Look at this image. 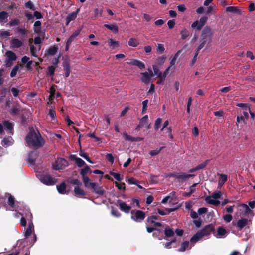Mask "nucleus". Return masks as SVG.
<instances>
[{
  "label": "nucleus",
  "instance_id": "obj_40",
  "mask_svg": "<svg viewBox=\"0 0 255 255\" xmlns=\"http://www.w3.org/2000/svg\"><path fill=\"white\" fill-rule=\"evenodd\" d=\"M30 49L31 55L34 57H37L36 53L37 51L39 50L40 48H37L36 47H35L34 45H31Z\"/></svg>",
  "mask_w": 255,
  "mask_h": 255
},
{
  "label": "nucleus",
  "instance_id": "obj_51",
  "mask_svg": "<svg viewBox=\"0 0 255 255\" xmlns=\"http://www.w3.org/2000/svg\"><path fill=\"white\" fill-rule=\"evenodd\" d=\"M110 174L111 175L113 176L115 179H116L118 181H121L123 179V178L120 177V174L118 173L111 172Z\"/></svg>",
  "mask_w": 255,
  "mask_h": 255
},
{
  "label": "nucleus",
  "instance_id": "obj_12",
  "mask_svg": "<svg viewBox=\"0 0 255 255\" xmlns=\"http://www.w3.org/2000/svg\"><path fill=\"white\" fill-rule=\"evenodd\" d=\"M213 32L211 28L208 27H206L202 32V39H204L206 40L208 38H210Z\"/></svg>",
  "mask_w": 255,
  "mask_h": 255
},
{
  "label": "nucleus",
  "instance_id": "obj_33",
  "mask_svg": "<svg viewBox=\"0 0 255 255\" xmlns=\"http://www.w3.org/2000/svg\"><path fill=\"white\" fill-rule=\"evenodd\" d=\"M180 34L181 39L184 40L189 36L190 32L187 29L184 28L180 31Z\"/></svg>",
  "mask_w": 255,
  "mask_h": 255
},
{
  "label": "nucleus",
  "instance_id": "obj_2",
  "mask_svg": "<svg viewBox=\"0 0 255 255\" xmlns=\"http://www.w3.org/2000/svg\"><path fill=\"white\" fill-rule=\"evenodd\" d=\"M222 196V193L217 190L214 192L211 195L206 197L205 201L208 204L214 206H218L220 204L219 199L221 198Z\"/></svg>",
  "mask_w": 255,
  "mask_h": 255
},
{
  "label": "nucleus",
  "instance_id": "obj_62",
  "mask_svg": "<svg viewBox=\"0 0 255 255\" xmlns=\"http://www.w3.org/2000/svg\"><path fill=\"white\" fill-rule=\"evenodd\" d=\"M106 158L111 163H113L114 159L112 155L110 153H108L106 155Z\"/></svg>",
  "mask_w": 255,
  "mask_h": 255
},
{
  "label": "nucleus",
  "instance_id": "obj_54",
  "mask_svg": "<svg viewBox=\"0 0 255 255\" xmlns=\"http://www.w3.org/2000/svg\"><path fill=\"white\" fill-rule=\"evenodd\" d=\"M36 156L37 155L35 153H31L29 156V161L32 163H34Z\"/></svg>",
  "mask_w": 255,
  "mask_h": 255
},
{
  "label": "nucleus",
  "instance_id": "obj_53",
  "mask_svg": "<svg viewBox=\"0 0 255 255\" xmlns=\"http://www.w3.org/2000/svg\"><path fill=\"white\" fill-rule=\"evenodd\" d=\"M148 103V100H145L142 102V113H145L146 111Z\"/></svg>",
  "mask_w": 255,
  "mask_h": 255
},
{
  "label": "nucleus",
  "instance_id": "obj_4",
  "mask_svg": "<svg viewBox=\"0 0 255 255\" xmlns=\"http://www.w3.org/2000/svg\"><path fill=\"white\" fill-rule=\"evenodd\" d=\"M5 64L7 67H10L12 65L13 61L16 60L17 58L16 55L12 51H7L5 54Z\"/></svg>",
  "mask_w": 255,
  "mask_h": 255
},
{
  "label": "nucleus",
  "instance_id": "obj_3",
  "mask_svg": "<svg viewBox=\"0 0 255 255\" xmlns=\"http://www.w3.org/2000/svg\"><path fill=\"white\" fill-rule=\"evenodd\" d=\"M211 231V228L209 226L205 227L202 230L196 233L190 239V242L193 244L201 239L205 236L209 235Z\"/></svg>",
  "mask_w": 255,
  "mask_h": 255
},
{
  "label": "nucleus",
  "instance_id": "obj_19",
  "mask_svg": "<svg viewBox=\"0 0 255 255\" xmlns=\"http://www.w3.org/2000/svg\"><path fill=\"white\" fill-rule=\"evenodd\" d=\"M81 30L82 28H79L73 32V33L70 36V37L67 40L68 45H70L71 44L74 39L80 34Z\"/></svg>",
  "mask_w": 255,
  "mask_h": 255
},
{
  "label": "nucleus",
  "instance_id": "obj_15",
  "mask_svg": "<svg viewBox=\"0 0 255 255\" xmlns=\"http://www.w3.org/2000/svg\"><path fill=\"white\" fill-rule=\"evenodd\" d=\"M240 210L244 213L245 215L253 216L252 211L249 208L246 204H242L240 205Z\"/></svg>",
  "mask_w": 255,
  "mask_h": 255
},
{
  "label": "nucleus",
  "instance_id": "obj_52",
  "mask_svg": "<svg viewBox=\"0 0 255 255\" xmlns=\"http://www.w3.org/2000/svg\"><path fill=\"white\" fill-rule=\"evenodd\" d=\"M25 6L26 8H29L33 11H34L35 9L33 3L30 1L26 3Z\"/></svg>",
  "mask_w": 255,
  "mask_h": 255
},
{
  "label": "nucleus",
  "instance_id": "obj_13",
  "mask_svg": "<svg viewBox=\"0 0 255 255\" xmlns=\"http://www.w3.org/2000/svg\"><path fill=\"white\" fill-rule=\"evenodd\" d=\"M119 206L120 208V209L126 213H128L131 209V207L130 206L128 205L126 203L122 201H118Z\"/></svg>",
  "mask_w": 255,
  "mask_h": 255
},
{
  "label": "nucleus",
  "instance_id": "obj_25",
  "mask_svg": "<svg viewBox=\"0 0 255 255\" xmlns=\"http://www.w3.org/2000/svg\"><path fill=\"white\" fill-rule=\"evenodd\" d=\"M77 12H72L69 14L66 18V25H68L71 21L74 20L77 17Z\"/></svg>",
  "mask_w": 255,
  "mask_h": 255
},
{
  "label": "nucleus",
  "instance_id": "obj_34",
  "mask_svg": "<svg viewBox=\"0 0 255 255\" xmlns=\"http://www.w3.org/2000/svg\"><path fill=\"white\" fill-rule=\"evenodd\" d=\"M108 44L109 46L113 49L119 46L118 41H114L112 39H109L108 40Z\"/></svg>",
  "mask_w": 255,
  "mask_h": 255
},
{
  "label": "nucleus",
  "instance_id": "obj_14",
  "mask_svg": "<svg viewBox=\"0 0 255 255\" xmlns=\"http://www.w3.org/2000/svg\"><path fill=\"white\" fill-rule=\"evenodd\" d=\"M71 160H74L78 167H82L85 164V162L81 158L77 157L75 155H71L70 156Z\"/></svg>",
  "mask_w": 255,
  "mask_h": 255
},
{
  "label": "nucleus",
  "instance_id": "obj_18",
  "mask_svg": "<svg viewBox=\"0 0 255 255\" xmlns=\"http://www.w3.org/2000/svg\"><path fill=\"white\" fill-rule=\"evenodd\" d=\"M194 244H190L189 241H185L182 244L179 251L184 252L186 250H189L193 246Z\"/></svg>",
  "mask_w": 255,
  "mask_h": 255
},
{
  "label": "nucleus",
  "instance_id": "obj_29",
  "mask_svg": "<svg viewBox=\"0 0 255 255\" xmlns=\"http://www.w3.org/2000/svg\"><path fill=\"white\" fill-rule=\"evenodd\" d=\"M57 189L58 192L60 194H66V184L64 183H62L59 186H57Z\"/></svg>",
  "mask_w": 255,
  "mask_h": 255
},
{
  "label": "nucleus",
  "instance_id": "obj_55",
  "mask_svg": "<svg viewBox=\"0 0 255 255\" xmlns=\"http://www.w3.org/2000/svg\"><path fill=\"white\" fill-rule=\"evenodd\" d=\"M19 24V20L17 19H12L9 22L8 25L9 26H13L17 25Z\"/></svg>",
  "mask_w": 255,
  "mask_h": 255
},
{
  "label": "nucleus",
  "instance_id": "obj_45",
  "mask_svg": "<svg viewBox=\"0 0 255 255\" xmlns=\"http://www.w3.org/2000/svg\"><path fill=\"white\" fill-rule=\"evenodd\" d=\"M165 234L167 237H171L174 234V232L170 228H167L165 229Z\"/></svg>",
  "mask_w": 255,
  "mask_h": 255
},
{
  "label": "nucleus",
  "instance_id": "obj_47",
  "mask_svg": "<svg viewBox=\"0 0 255 255\" xmlns=\"http://www.w3.org/2000/svg\"><path fill=\"white\" fill-rule=\"evenodd\" d=\"M8 17V13L6 12L3 11L0 12V22L3 21Z\"/></svg>",
  "mask_w": 255,
  "mask_h": 255
},
{
  "label": "nucleus",
  "instance_id": "obj_20",
  "mask_svg": "<svg viewBox=\"0 0 255 255\" xmlns=\"http://www.w3.org/2000/svg\"><path fill=\"white\" fill-rule=\"evenodd\" d=\"M83 183L85 186L87 188H91L95 187V183L91 181V180L88 177H85L83 179Z\"/></svg>",
  "mask_w": 255,
  "mask_h": 255
},
{
  "label": "nucleus",
  "instance_id": "obj_39",
  "mask_svg": "<svg viewBox=\"0 0 255 255\" xmlns=\"http://www.w3.org/2000/svg\"><path fill=\"white\" fill-rule=\"evenodd\" d=\"M181 50H178L177 52V53L175 54V55H174V57L172 58V59L171 60V61L170 62V66H173V65H174L175 64L176 60L177 58H178L179 55L181 53Z\"/></svg>",
  "mask_w": 255,
  "mask_h": 255
},
{
  "label": "nucleus",
  "instance_id": "obj_6",
  "mask_svg": "<svg viewBox=\"0 0 255 255\" xmlns=\"http://www.w3.org/2000/svg\"><path fill=\"white\" fill-rule=\"evenodd\" d=\"M131 218L135 222H140L144 219L145 214L140 210H133L131 212Z\"/></svg>",
  "mask_w": 255,
  "mask_h": 255
},
{
  "label": "nucleus",
  "instance_id": "obj_41",
  "mask_svg": "<svg viewBox=\"0 0 255 255\" xmlns=\"http://www.w3.org/2000/svg\"><path fill=\"white\" fill-rule=\"evenodd\" d=\"M163 148V147H161L159 148H156L154 150H151L149 152V154L151 156H155L158 154L161 150Z\"/></svg>",
  "mask_w": 255,
  "mask_h": 255
},
{
  "label": "nucleus",
  "instance_id": "obj_46",
  "mask_svg": "<svg viewBox=\"0 0 255 255\" xmlns=\"http://www.w3.org/2000/svg\"><path fill=\"white\" fill-rule=\"evenodd\" d=\"M2 142L3 145L9 146L12 143V138H5L2 140Z\"/></svg>",
  "mask_w": 255,
  "mask_h": 255
},
{
  "label": "nucleus",
  "instance_id": "obj_63",
  "mask_svg": "<svg viewBox=\"0 0 255 255\" xmlns=\"http://www.w3.org/2000/svg\"><path fill=\"white\" fill-rule=\"evenodd\" d=\"M64 70L65 72V77H68L70 74V68L67 64H66L64 66Z\"/></svg>",
  "mask_w": 255,
  "mask_h": 255
},
{
  "label": "nucleus",
  "instance_id": "obj_36",
  "mask_svg": "<svg viewBox=\"0 0 255 255\" xmlns=\"http://www.w3.org/2000/svg\"><path fill=\"white\" fill-rule=\"evenodd\" d=\"M16 30L23 37H25L28 33L27 30L25 28H18Z\"/></svg>",
  "mask_w": 255,
  "mask_h": 255
},
{
  "label": "nucleus",
  "instance_id": "obj_59",
  "mask_svg": "<svg viewBox=\"0 0 255 255\" xmlns=\"http://www.w3.org/2000/svg\"><path fill=\"white\" fill-rule=\"evenodd\" d=\"M168 73L167 71H164V72L162 73V72H159L158 74V77L161 78V81H164L165 78L167 76V75Z\"/></svg>",
  "mask_w": 255,
  "mask_h": 255
},
{
  "label": "nucleus",
  "instance_id": "obj_50",
  "mask_svg": "<svg viewBox=\"0 0 255 255\" xmlns=\"http://www.w3.org/2000/svg\"><path fill=\"white\" fill-rule=\"evenodd\" d=\"M164 45L162 44H157V51L160 53L162 54L164 51Z\"/></svg>",
  "mask_w": 255,
  "mask_h": 255
},
{
  "label": "nucleus",
  "instance_id": "obj_38",
  "mask_svg": "<svg viewBox=\"0 0 255 255\" xmlns=\"http://www.w3.org/2000/svg\"><path fill=\"white\" fill-rule=\"evenodd\" d=\"M226 11L227 12H233V13H238L240 11L238 9V7H235V6L227 7L226 8Z\"/></svg>",
  "mask_w": 255,
  "mask_h": 255
},
{
  "label": "nucleus",
  "instance_id": "obj_28",
  "mask_svg": "<svg viewBox=\"0 0 255 255\" xmlns=\"http://www.w3.org/2000/svg\"><path fill=\"white\" fill-rule=\"evenodd\" d=\"M247 222L248 220L247 219L242 218L238 220L237 222V226L239 228L242 229L247 225Z\"/></svg>",
  "mask_w": 255,
  "mask_h": 255
},
{
  "label": "nucleus",
  "instance_id": "obj_22",
  "mask_svg": "<svg viewBox=\"0 0 255 255\" xmlns=\"http://www.w3.org/2000/svg\"><path fill=\"white\" fill-rule=\"evenodd\" d=\"M104 26L115 33L118 32V27L116 24H105Z\"/></svg>",
  "mask_w": 255,
  "mask_h": 255
},
{
  "label": "nucleus",
  "instance_id": "obj_48",
  "mask_svg": "<svg viewBox=\"0 0 255 255\" xmlns=\"http://www.w3.org/2000/svg\"><path fill=\"white\" fill-rule=\"evenodd\" d=\"M162 123V119L161 118H158L155 122V124H154V128H155V130H158L160 127V125Z\"/></svg>",
  "mask_w": 255,
  "mask_h": 255
},
{
  "label": "nucleus",
  "instance_id": "obj_17",
  "mask_svg": "<svg viewBox=\"0 0 255 255\" xmlns=\"http://www.w3.org/2000/svg\"><path fill=\"white\" fill-rule=\"evenodd\" d=\"M192 176H194V175L185 173H180L176 175V178L179 181H183Z\"/></svg>",
  "mask_w": 255,
  "mask_h": 255
},
{
  "label": "nucleus",
  "instance_id": "obj_37",
  "mask_svg": "<svg viewBox=\"0 0 255 255\" xmlns=\"http://www.w3.org/2000/svg\"><path fill=\"white\" fill-rule=\"evenodd\" d=\"M90 171V169L89 167L86 166L83 169H82L80 172L82 176L83 179L85 177H87L86 174Z\"/></svg>",
  "mask_w": 255,
  "mask_h": 255
},
{
  "label": "nucleus",
  "instance_id": "obj_21",
  "mask_svg": "<svg viewBox=\"0 0 255 255\" xmlns=\"http://www.w3.org/2000/svg\"><path fill=\"white\" fill-rule=\"evenodd\" d=\"M74 192L75 194L78 196H82L85 195V191L78 186H75Z\"/></svg>",
  "mask_w": 255,
  "mask_h": 255
},
{
  "label": "nucleus",
  "instance_id": "obj_26",
  "mask_svg": "<svg viewBox=\"0 0 255 255\" xmlns=\"http://www.w3.org/2000/svg\"><path fill=\"white\" fill-rule=\"evenodd\" d=\"M226 230L222 227H219L217 229V234L216 237L218 238H222L226 235Z\"/></svg>",
  "mask_w": 255,
  "mask_h": 255
},
{
  "label": "nucleus",
  "instance_id": "obj_10",
  "mask_svg": "<svg viewBox=\"0 0 255 255\" xmlns=\"http://www.w3.org/2000/svg\"><path fill=\"white\" fill-rule=\"evenodd\" d=\"M10 44L11 49H18L23 46V42L18 38L14 37L11 39Z\"/></svg>",
  "mask_w": 255,
  "mask_h": 255
},
{
  "label": "nucleus",
  "instance_id": "obj_57",
  "mask_svg": "<svg viewBox=\"0 0 255 255\" xmlns=\"http://www.w3.org/2000/svg\"><path fill=\"white\" fill-rule=\"evenodd\" d=\"M25 15L26 17H27V19L29 20H33L34 18V16L32 15V14L28 11H25Z\"/></svg>",
  "mask_w": 255,
  "mask_h": 255
},
{
  "label": "nucleus",
  "instance_id": "obj_56",
  "mask_svg": "<svg viewBox=\"0 0 255 255\" xmlns=\"http://www.w3.org/2000/svg\"><path fill=\"white\" fill-rule=\"evenodd\" d=\"M115 185L120 190H125V184L124 183L115 182Z\"/></svg>",
  "mask_w": 255,
  "mask_h": 255
},
{
  "label": "nucleus",
  "instance_id": "obj_64",
  "mask_svg": "<svg viewBox=\"0 0 255 255\" xmlns=\"http://www.w3.org/2000/svg\"><path fill=\"white\" fill-rule=\"evenodd\" d=\"M150 179L152 183H156L158 182V177L157 176L151 175L150 176Z\"/></svg>",
  "mask_w": 255,
  "mask_h": 255
},
{
  "label": "nucleus",
  "instance_id": "obj_60",
  "mask_svg": "<svg viewBox=\"0 0 255 255\" xmlns=\"http://www.w3.org/2000/svg\"><path fill=\"white\" fill-rule=\"evenodd\" d=\"M14 199L12 196H9L8 197V204L11 207H14Z\"/></svg>",
  "mask_w": 255,
  "mask_h": 255
},
{
  "label": "nucleus",
  "instance_id": "obj_32",
  "mask_svg": "<svg viewBox=\"0 0 255 255\" xmlns=\"http://www.w3.org/2000/svg\"><path fill=\"white\" fill-rule=\"evenodd\" d=\"M41 23L39 21H36L34 24V31L36 33H39L41 30Z\"/></svg>",
  "mask_w": 255,
  "mask_h": 255
},
{
  "label": "nucleus",
  "instance_id": "obj_49",
  "mask_svg": "<svg viewBox=\"0 0 255 255\" xmlns=\"http://www.w3.org/2000/svg\"><path fill=\"white\" fill-rule=\"evenodd\" d=\"M4 125L5 128L7 129L9 131H11L13 128L12 124L8 121L5 122L4 123Z\"/></svg>",
  "mask_w": 255,
  "mask_h": 255
},
{
  "label": "nucleus",
  "instance_id": "obj_16",
  "mask_svg": "<svg viewBox=\"0 0 255 255\" xmlns=\"http://www.w3.org/2000/svg\"><path fill=\"white\" fill-rule=\"evenodd\" d=\"M128 63L132 65L136 66L141 69L144 68L145 67V64L143 62L136 59H131Z\"/></svg>",
  "mask_w": 255,
  "mask_h": 255
},
{
  "label": "nucleus",
  "instance_id": "obj_1",
  "mask_svg": "<svg viewBox=\"0 0 255 255\" xmlns=\"http://www.w3.org/2000/svg\"><path fill=\"white\" fill-rule=\"evenodd\" d=\"M25 141L28 146L34 149L42 147L45 143V141L39 132L37 131H30L25 138Z\"/></svg>",
  "mask_w": 255,
  "mask_h": 255
},
{
  "label": "nucleus",
  "instance_id": "obj_30",
  "mask_svg": "<svg viewBox=\"0 0 255 255\" xmlns=\"http://www.w3.org/2000/svg\"><path fill=\"white\" fill-rule=\"evenodd\" d=\"M220 179L218 182V186L221 187L227 180V176L225 174H219Z\"/></svg>",
  "mask_w": 255,
  "mask_h": 255
},
{
  "label": "nucleus",
  "instance_id": "obj_42",
  "mask_svg": "<svg viewBox=\"0 0 255 255\" xmlns=\"http://www.w3.org/2000/svg\"><path fill=\"white\" fill-rule=\"evenodd\" d=\"M19 66L18 65H15L11 70L10 73L11 77H14L16 76L17 71H18Z\"/></svg>",
  "mask_w": 255,
  "mask_h": 255
},
{
  "label": "nucleus",
  "instance_id": "obj_24",
  "mask_svg": "<svg viewBox=\"0 0 255 255\" xmlns=\"http://www.w3.org/2000/svg\"><path fill=\"white\" fill-rule=\"evenodd\" d=\"M139 43L138 40L135 38H131L129 39L128 44L129 46L136 47L139 45Z\"/></svg>",
  "mask_w": 255,
  "mask_h": 255
},
{
  "label": "nucleus",
  "instance_id": "obj_8",
  "mask_svg": "<svg viewBox=\"0 0 255 255\" xmlns=\"http://www.w3.org/2000/svg\"><path fill=\"white\" fill-rule=\"evenodd\" d=\"M148 72L141 73V80L142 82L145 84H148L150 83L151 78L153 76V73L151 69L149 68L148 69Z\"/></svg>",
  "mask_w": 255,
  "mask_h": 255
},
{
  "label": "nucleus",
  "instance_id": "obj_23",
  "mask_svg": "<svg viewBox=\"0 0 255 255\" xmlns=\"http://www.w3.org/2000/svg\"><path fill=\"white\" fill-rule=\"evenodd\" d=\"M34 230V226L32 222L29 223V226L25 232V237L27 238L32 233Z\"/></svg>",
  "mask_w": 255,
  "mask_h": 255
},
{
  "label": "nucleus",
  "instance_id": "obj_35",
  "mask_svg": "<svg viewBox=\"0 0 255 255\" xmlns=\"http://www.w3.org/2000/svg\"><path fill=\"white\" fill-rule=\"evenodd\" d=\"M92 189H93L94 191L97 194L100 195L104 194V190L101 187L96 185V184H95V187H92Z\"/></svg>",
  "mask_w": 255,
  "mask_h": 255
},
{
  "label": "nucleus",
  "instance_id": "obj_58",
  "mask_svg": "<svg viewBox=\"0 0 255 255\" xmlns=\"http://www.w3.org/2000/svg\"><path fill=\"white\" fill-rule=\"evenodd\" d=\"M223 219L226 222H230L232 219V216L230 214H226L223 216Z\"/></svg>",
  "mask_w": 255,
  "mask_h": 255
},
{
  "label": "nucleus",
  "instance_id": "obj_43",
  "mask_svg": "<svg viewBox=\"0 0 255 255\" xmlns=\"http://www.w3.org/2000/svg\"><path fill=\"white\" fill-rule=\"evenodd\" d=\"M57 51V48L54 46L50 47L47 53L50 55H54L56 53Z\"/></svg>",
  "mask_w": 255,
  "mask_h": 255
},
{
  "label": "nucleus",
  "instance_id": "obj_44",
  "mask_svg": "<svg viewBox=\"0 0 255 255\" xmlns=\"http://www.w3.org/2000/svg\"><path fill=\"white\" fill-rule=\"evenodd\" d=\"M245 118L243 117V116L242 114H240L239 115H238L237 117V124H245Z\"/></svg>",
  "mask_w": 255,
  "mask_h": 255
},
{
  "label": "nucleus",
  "instance_id": "obj_5",
  "mask_svg": "<svg viewBox=\"0 0 255 255\" xmlns=\"http://www.w3.org/2000/svg\"><path fill=\"white\" fill-rule=\"evenodd\" d=\"M207 20L206 16L201 17L199 20H196L191 24V28L194 29L200 30L205 25Z\"/></svg>",
  "mask_w": 255,
  "mask_h": 255
},
{
  "label": "nucleus",
  "instance_id": "obj_61",
  "mask_svg": "<svg viewBox=\"0 0 255 255\" xmlns=\"http://www.w3.org/2000/svg\"><path fill=\"white\" fill-rule=\"evenodd\" d=\"M34 17H35L37 19H42L43 18V16L42 14L37 11H35L34 12Z\"/></svg>",
  "mask_w": 255,
  "mask_h": 255
},
{
  "label": "nucleus",
  "instance_id": "obj_11",
  "mask_svg": "<svg viewBox=\"0 0 255 255\" xmlns=\"http://www.w3.org/2000/svg\"><path fill=\"white\" fill-rule=\"evenodd\" d=\"M40 180L41 182L47 185H53L55 183V180L48 175L41 176Z\"/></svg>",
  "mask_w": 255,
  "mask_h": 255
},
{
  "label": "nucleus",
  "instance_id": "obj_31",
  "mask_svg": "<svg viewBox=\"0 0 255 255\" xmlns=\"http://www.w3.org/2000/svg\"><path fill=\"white\" fill-rule=\"evenodd\" d=\"M10 36V32L8 30H0V38L1 39L8 38Z\"/></svg>",
  "mask_w": 255,
  "mask_h": 255
},
{
  "label": "nucleus",
  "instance_id": "obj_9",
  "mask_svg": "<svg viewBox=\"0 0 255 255\" xmlns=\"http://www.w3.org/2000/svg\"><path fill=\"white\" fill-rule=\"evenodd\" d=\"M150 127V124L149 122L148 116L145 115L141 119L139 124L137 126L136 130L139 131L140 128L142 127H145L146 128L149 129Z\"/></svg>",
  "mask_w": 255,
  "mask_h": 255
},
{
  "label": "nucleus",
  "instance_id": "obj_7",
  "mask_svg": "<svg viewBox=\"0 0 255 255\" xmlns=\"http://www.w3.org/2000/svg\"><path fill=\"white\" fill-rule=\"evenodd\" d=\"M67 161L64 158H58L52 164V167L54 169H62L68 166Z\"/></svg>",
  "mask_w": 255,
  "mask_h": 255
},
{
  "label": "nucleus",
  "instance_id": "obj_27",
  "mask_svg": "<svg viewBox=\"0 0 255 255\" xmlns=\"http://www.w3.org/2000/svg\"><path fill=\"white\" fill-rule=\"evenodd\" d=\"M21 61L23 63H26V67L27 69H30L32 64V61L30 60V59L27 56H24L21 59Z\"/></svg>",
  "mask_w": 255,
  "mask_h": 255
}]
</instances>
